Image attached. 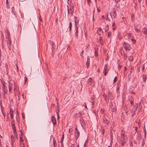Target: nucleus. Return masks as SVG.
<instances>
[{
  "label": "nucleus",
  "mask_w": 147,
  "mask_h": 147,
  "mask_svg": "<svg viewBox=\"0 0 147 147\" xmlns=\"http://www.w3.org/2000/svg\"><path fill=\"white\" fill-rule=\"evenodd\" d=\"M127 140V136L121 137V139L120 140V144L123 146L126 143Z\"/></svg>",
  "instance_id": "f257e3e1"
},
{
  "label": "nucleus",
  "mask_w": 147,
  "mask_h": 147,
  "mask_svg": "<svg viewBox=\"0 0 147 147\" xmlns=\"http://www.w3.org/2000/svg\"><path fill=\"white\" fill-rule=\"evenodd\" d=\"M75 137H76V140H77V139L79 136L80 132L78 129L77 127L75 128Z\"/></svg>",
  "instance_id": "f03ea898"
},
{
  "label": "nucleus",
  "mask_w": 147,
  "mask_h": 147,
  "mask_svg": "<svg viewBox=\"0 0 147 147\" xmlns=\"http://www.w3.org/2000/svg\"><path fill=\"white\" fill-rule=\"evenodd\" d=\"M111 107V110L112 112H115L116 111V110L115 109V106L112 104V103H111V104L110 105Z\"/></svg>",
  "instance_id": "7ed1b4c3"
},
{
  "label": "nucleus",
  "mask_w": 147,
  "mask_h": 147,
  "mask_svg": "<svg viewBox=\"0 0 147 147\" xmlns=\"http://www.w3.org/2000/svg\"><path fill=\"white\" fill-rule=\"evenodd\" d=\"M49 42L51 45L52 50V51H53V49H55V43L53 41H52L51 40H49Z\"/></svg>",
  "instance_id": "20e7f679"
},
{
  "label": "nucleus",
  "mask_w": 147,
  "mask_h": 147,
  "mask_svg": "<svg viewBox=\"0 0 147 147\" xmlns=\"http://www.w3.org/2000/svg\"><path fill=\"white\" fill-rule=\"evenodd\" d=\"M110 14L112 18V15L114 18H115L117 17L116 11L114 10H113V12L110 13Z\"/></svg>",
  "instance_id": "39448f33"
},
{
  "label": "nucleus",
  "mask_w": 147,
  "mask_h": 147,
  "mask_svg": "<svg viewBox=\"0 0 147 147\" xmlns=\"http://www.w3.org/2000/svg\"><path fill=\"white\" fill-rule=\"evenodd\" d=\"M11 124L13 129V130L14 132L15 133L16 131V128L15 126V123L13 121H11Z\"/></svg>",
  "instance_id": "423d86ee"
},
{
  "label": "nucleus",
  "mask_w": 147,
  "mask_h": 147,
  "mask_svg": "<svg viewBox=\"0 0 147 147\" xmlns=\"http://www.w3.org/2000/svg\"><path fill=\"white\" fill-rule=\"evenodd\" d=\"M51 121L54 125H55L56 124V120L55 117L53 116L51 117Z\"/></svg>",
  "instance_id": "0eeeda50"
},
{
  "label": "nucleus",
  "mask_w": 147,
  "mask_h": 147,
  "mask_svg": "<svg viewBox=\"0 0 147 147\" xmlns=\"http://www.w3.org/2000/svg\"><path fill=\"white\" fill-rule=\"evenodd\" d=\"M75 26L76 27L77 26V24H78L79 22V20L78 18L77 17H75Z\"/></svg>",
  "instance_id": "6e6552de"
},
{
  "label": "nucleus",
  "mask_w": 147,
  "mask_h": 147,
  "mask_svg": "<svg viewBox=\"0 0 147 147\" xmlns=\"http://www.w3.org/2000/svg\"><path fill=\"white\" fill-rule=\"evenodd\" d=\"M7 46L8 48V49L9 50H10L11 49V42L9 40L8 42H7Z\"/></svg>",
  "instance_id": "1a4fd4ad"
},
{
  "label": "nucleus",
  "mask_w": 147,
  "mask_h": 147,
  "mask_svg": "<svg viewBox=\"0 0 147 147\" xmlns=\"http://www.w3.org/2000/svg\"><path fill=\"white\" fill-rule=\"evenodd\" d=\"M108 70L107 69V65H105L104 67V75L106 76L107 74V73L108 72Z\"/></svg>",
  "instance_id": "9d476101"
},
{
  "label": "nucleus",
  "mask_w": 147,
  "mask_h": 147,
  "mask_svg": "<svg viewBox=\"0 0 147 147\" xmlns=\"http://www.w3.org/2000/svg\"><path fill=\"white\" fill-rule=\"evenodd\" d=\"M74 6H71L69 10H70V14L71 15H72L73 14L74 12Z\"/></svg>",
  "instance_id": "9b49d317"
},
{
  "label": "nucleus",
  "mask_w": 147,
  "mask_h": 147,
  "mask_svg": "<svg viewBox=\"0 0 147 147\" xmlns=\"http://www.w3.org/2000/svg\"><path fill=\"white\" fill-rule=\"evenodd\" d=\"M130 47V45L127 44L126 45H125V46H124V48L127 51H129L130 50V49L129 48Z\"/></svg>",
  "instance_id": "f8f14e48"
},
{
  "label": "nucleus",
  "mask_w": 147,
  "mask_h": 147,
  "mask_svg": "<svg viewBox=\"0 0 147 147\" xmlns=\"http://www.w3.org/2000/svg\"><path fill=\"white\" fill-rule=\"evenodd\" d=\"M2 88L4 92L3 95L5 96V94L7 92V87H6L4 88Z\"/></svg>",
  "instance_id": "ddd939ff"
},
{
  "label": "nucleus",
  "mask_w": 147,
  "mask_h": 147,
  "mask_svg": "<svg viewBox=\"0 0 147 147\" xmlns=\"http://www.w3.org/2000/svg\"><path fill=\"white\" fill-rule=\"evenodd\" d=\"M8 88L9 89V92H10L12 86V84L10 83V82L9 81H8Z\"/></svg>",
  "instance_id": "4468645a"
},
{
  "label": "nucleus",
  "mask_w": 147,
  "mask_h": 147,
  "mask_svg": "<svg viewBox=\"0 0 147 147\" xmlns=\"http://www.w3.org/2000/svg\"><path fill=\"white\" fill-rule=\"evenodd\" d=\"M103 121L107 125L109 124L110 121L106 118H104L103 119Z\"/></svg>",
  "instance_id": "2eb2a0df"
},
{
  "label": "nucleus",
  "mask_w": 147,
  "mask_h": 147,
  "mask_svg": "<svg viewBox=\"0 0 147 147\" xmlns=\"http://www.w3.org/2000/svg\"><path fill=\"white\" fill-rule=\"evenodd\" d=\"M133 98L132 97H131L129 99V100L130 101L131 104L132 106H133L134 105V102L133 100H132V99Z\"/></svg>",
  "instance_id": "dca6fc26"
},
{
  "label": "nucleus",
  "mask_w": 147,
  "mask_h": 147,
  "mask_svg": "<svg viewBox=\"0 0 147 147\" xmlns=\"http://www.w3.org/2000/svg\"><path fill=\"white\" fill-rule=\"evenodd\" d=\"M78 26L76 27V32L75 33V35L77 36L78 37Z\"/></svg>",
  "instance_id": "f3484780"
},
{
  "label": "nucleus",
  "mask_w": 147,
  "mask_h": 147,
  "mask_svg": "<svg viewBox=\"0 0 147 147\" xmlns=\"http://www.w3.org/2000/svg\"><path fill=\"white\" fill-rule=\"evenodd\" d=\"M142 77L143 81L144 82H146L147 78L146 75H143Z\"/></svg>",
  "instance_id": "a211bd4d"
},
{
  "label": "nucleus",
  "mask_w": 147,
  "mask_h": 147,
  "mask_svg": "<svg viewBox=\"0 0 147 147\" xmlns=\"http://www.w3.org/2000/svg\"><path fill=\"white\" fill-rule=\"evenodd\" d=\"M143 32L145 34H147V30L146 28H144L142 30Z\"/></svg>",
  "instance_id": "6ab92c4d"
},
{
  "label": "nucleus",
  "mask_w": 147,
  "mask_h": 147,
  "mask_svg": "<svg viewBox=\"0 0 147 147\" xmlns=\"http://www.w3.org/2000/svg\"><path fill=\"white\" fill-rule=\"evenodd\" d=\"M125 132L123 130H122L121 131V137L126 136L125 135Z\"/></svg>",
  "instance_id": "aec40b11"
},
{
  "label": "nucleus",
  "mask_w": 147,
  "mask_h": 147,
  "mask_svg": "<svg viewBox=\"0 0 147 147\" xmlns=\"http://www.w3.org/2000/svg\"><path fill=\"white\" fill-rule=\"evenodd\" d=\"M102 37H100V39L99 40V43L101 45H103V42L102 41Z\"/></svg>",
  "instance_id": "412c9836"
},
{
  "label": "nucleus",
  "mask_w": 147,
  "mask_h": 147,
  "mask_svg": "<svg viewBox=\"0 0 147 147\" xmlns=\"http://www.w3.org/2000/svg\"><path fill=\"white\" fill-rule=\"evenodd\" d=\"M10 115L11 118L12 119L13 118V111L11 110H10Z\"/></svg>",
  "instance_id": "4be33fe9"
},
{
  "label": "nucleus",
  "mask_w": 147,
  "mask_h": 147,
  "mask_svg": "<svg viewBox=\"0 0 147 147\" xmlns=\"http://www.w3.org/2000/svg\"><path fill=\"white\" fill-rule=\"evenodd\" d=\"M72 27V25L71 22H70L69 23V32H70L71 31V28Z\"/></svg>",
  "instance_id": "5701e85b"
},
{
  "label": "nucleus",
  "mask_w": 147,
  "mask_h": 147,
  "mask_svg": "<svg viewBox=\"0 0 147 147\" xmlns=\"http://www.w3.org/2000/svg\"><path fill=\"white\" fill-rule=\"evenodd\" d=\"M95 98H94V97H92L91 98V100H92V103L94 105V101L95 100Z\"/></svg>",
  "instance_id": "b1692460"
},
{
  "label": "nucleus",
  "mask_w": 147,
  "mask_h": 147,
  "mask_svg": "<svg viewBox=\"0 0 147 147\" xmlns=\"http://www.w3.org/2000/svg\"><path fill=\"white\" fill-rule=\"evenodd\" d=\"M90 64V62L89 61H87V62L86 63V67L87 68H88L89 66V65Z\"/></svg>",
  "instance_id": "393cba45"
},
{
  "label": "nucleus",
  "mask_w": 147,
  "mask_h": 147,
  "mask_svg": "<svg viewBox=\"0 0 147 147\" xmlns=\"http://www.w3.org/2000/svg\"><path fill=\"white\" fill-rule=\"evenodd\" d=\"M108 98H111L112 96V95L110 91H108Z\"/></svg>",
  "instance_id": "a878e982"
},
{
  "label": "nucleus",
  "mask_w": 147,
  "mask_h": 147,
  "mask_svg": "<svg viewBox=\"0 0 147 147\" xmlns=\"http://www.w3.org/2000/svg\"><path fill=\"white\" fill-rule=\"evenodd\" d=\"M1 84L2 85L5 84V82L4 81L3 79L2 78L1 79Z\"/></svg>",
  "instance_id": "bb28decb"
},
{
  "label": "nucleus",
  "mask_w": 147,
  "mask_h": 147,
  "mask_svg": "<svg viewBox=\"0 0 147 147\" xmlns=\"http://www.w3.org/2000/svg\"><path fill=\"white\" fill-rule=\"evenodd\" d=\"M105 101L107 102H108L109 101V99L107 98V96L106 95H105Z\"/></svg>",
  "instance_id": "cd10ccee"
},
{
  "label": "nucleus",
  "mask_w": 147,
  "mask_h": 147,
  "mask_svg": "<svg viewBox=\"0 0 147 147\" xmlns=\"http://www.w3.org/2000/svg\"><path fill=\"white\" fill-rule=\"evenodd\" d=\"M128 59L129 61H131L133 59V57L132 56H129Z\"/></svg>",
  "instance_id": "c85d7f7f"
},
{
  "label": "nucleus",
  "mask_w": 147,
  "mask_h": 147,
  "mask_svg": "<svg viewBox=\"0 0 147 147\" xmlns=\"http://www.w3.org/2000/svg\"><path fill=\"white\" fill-rule=\"evenodd\" d=\"M95 55L96 56H97V55H98V50H97L96 49V48H95Z\"/></svg>",
  "instance_id": "c756f323"
},
{
  "label": "nucleus",
  "mask_w": 147,
  "mask_h": 147,
  "mask_svg": "<svg viewBox=\"0 0 147 147\" xmlns=\"http://www.w3.org/2000/svg\"><path fill=\"white\" fill-rule=\"evenodd\" d=\"M109 29V26H108V25H107L105 27V31L106 32Z\"/></svg>",
  "instance_id": "7c9ffc66"
},
{
  "label": "nucleus",
  "mask_w": 147,
  "mask_h": 147,
  "mask_svg": "<svg viewBox=\"0 0 147 147\" xmlns=\"http://www.w3.org/2000/svg\"><path fill=\"white\" fill-rule=\"evenodd\" d=\"M120 88V86L119 85L118 83L117 85V92H118V91L119 90V89Z\"/></svg>",
  "instance_id": "2f4dec72"
},
{
  "label": "nucleus",
  "mask_w": 147,
  "mask_h": 147,
  "mask_svg": "<svg viewBox=\"0 0 147 147\" xmlns=\"http://www.w3.org/2000/svg\"><path fill=\"white\" fill-rule=\"evenodd\" d=\"M117 79L116 76H115L113 80V83H115L117 81Z\"/></svg>",
  "instance_id": "473e14b6"
},
{
  "label": "nucleus",
  "mask_w": 147,
  "mask_h": 147,
  "mask_svg": "<svg viewBox=\"0 0 147 147\" xmlns=\"http://www.w3.org/2000/svg\"><path fill=\"white\" fill-rule=\"evenodd\" d=\"M23 140H21V141H20V144L24 146V144L23 143Z\"/></svg>",
  "instance_id": "72a5a7b5"
},
{
  "label": "nucleus",
  "mask_w": 147,
  "mask_h": 147,
  "mask_svg": "<svg viewBox=\"0 0 147 147\" xmlns=\"http://www.w3.org/2000/svg\"><path fill=\"white\" fill-rule=\"evenodd\" d=\"M78 117H79V116H78V114H77V113L75 114L74 115V117H75V118H78Z\"/></svg>",
  "instance_id": "f704fd0d"
},
{
  "label": "nucleus",
  "mask_w": 147,
  "mask_h": 147,
  "mask_svg": "<svg viewBox=\"0 0 147 147\" xmlns=\"http://www.w3.org/2000/svg\"><path fill=\"white\" fill-rule=\"evenodd\" d=\"M20 132H21V136H20V141H21V140H23L22 139V133L21 132V131H20Z\"/></svg>",
  "instance_id": "c9c22d12"
},
{
  "label": "nucleus",
  "mask_w": 147,
  "mask_h": 147,
  "mask_svg": "<svg viewBox=\"0 0 147 147\" xmlns=\"http://www.w3.org/2000/svg\"><path fill=\"white\" fill-rule=\"evenodd\" d=\"M78 114L79 117L83 115L82 113L80 112H79Z\"/></svg>",
  "instance_id": "e433bc0d"
},
{
  "label": "nucleus",
  "mask_w": 147,
  "mask_h": 147,
  "mask_svg": "<svg viewBox=\"0 0 147 147\" xmlns=\"http://www.w3.org/2000/svg\"><path fill=\"white\" fill-rule=\"evenodd\" d=\"M91 1L90 0H87V3L88 5L90 6V4Z\"/></svg>",
  "instance_id": "4c0bfd02"
},
{
  "label": "nucleus",
  "mask_w": 147,
  "mask_h": 147,
  "mask_svg": "<svg viewBox=\"0 0 147 147\" xmlns=\"http://www.w3.org/2000/svg\"><path fill=\"white\" fill-rule=\"evenodd\" d=\"M53 145L56 146V141L54 140H53Z\"/></svg>",
  "instance_id": "58836bf2"
},
{
  "label": "nucleus",
  "mask_w": 147,
  "mask_h": 147,
  "mask_svg": "<svg viewBox=\"0 0 147 147\" xmlns=\"http://www.w3.org/2000/svg\"><path fill=\"white\" fill-rule=\"evenodd\" d=\"M144 137L146 138V131L145 128H144Z\"/></svg>",
  "instance_id": "ea45409f"
},
{
  "label": "nucleus",
  "mask_w": 147,
  "mask_h": 147,
  "mask_svg": "<svg viewBox=\"0 0 147 147\" xmlns=\"http://www.w3.org/2000/svg\"><path fill=\"white\" fill-rule=\"evenodd\" d=\"M92 78H90L88 80V82L89 83V82H90V83H92Z\"/></svg>",
  "instance_id": "a19ab883"
},
{
  "label": "nucleus",
  "mask_w": 147,
  "mask_h": 147,
  "mask_svg": "<svg viewBox=\"0 0 147 147\" xmlns=\"http://www.w3.org/2000/svg\"><path fill=\"white\" fill-rule=\"evenodd\" d=\"M144 144H145V142H144V139H142V147H143V146H144Z\"/></svg>",
  "instance_id": "79ce46f5"
},
{
  "label": "nucleus",
  "mask_w": 147,
  "mask_h": 147,
  "mask_svg": "<svg viewBox=\"0 0 147 147\" xmlns=\"http://www.w3.org/2000/svg\"><path fill=\"white\" fill-rule=\"evenodd\" d=\"M131 40L133 42V43H135L136 42V40L135 39H134L132 38L131 39Z\"/></svg>",
  "instance_id": "37998d69"
},
{
  "label": "nucleus",
  "mask_w": 147,
  "mask_h": 147,
  "mask_svg": "<svg viewBox=\"0 0 147 147\" xmlns=\"http://www.w3.org/2000/svg\"><path fill=\"white\" fill-rule=\"evenodd\" d=\"M72 131V129L71 128H70L69 130V133H71Z\"/></svg>",
  "instance_id": "c03bdc74"
},
{
  "label": "nucleus",
  "mask_w": 147,
  "mask_h": 147,
  "mask_svg": "<svg viewBox=\"0 0 147 147\" xmlns=\"http://www.w3.org/2000/svg\"><path fill=\"white\" fill-rule=\"evenodd\" d=\"M56 113L57 115V119H59V113L58 112L56 111Z\"/></svg>",
  "instance_id": "a18cd8bd"
},
{
  "label": "nucleus",
  "mask_w": 147,
  "mask_h": 147,
  "mask_svg": "<svg viewBox=\"0 0 147 147\" xmlns=\"http://www.w3.org/2000/svg\"><path fill=\"white\" fill-rule=\"evenodd\" d=\"M135 30L137 32H138L139 30V29L138 28H137L136 27H135Z\"/></svg>",
  "instance_id": "49530a36"
},
{
  "label": "nucleus",
  "mask_w": 147,
  "mask_h": 147,
  "mask_svg": "<svg viewBox=\"0 0 147 147\" xmlns=\"http://www.w3.org/2000/svg\"><path fill=\"white\" fill-rule=\"evenodd\" d=\"M131 20L132 21H133L134 20V16H131Z\"/></svg>",
  "instance_id": "de8ad7c7"
},
{
  "label": "nucleus",
  "mask_w": 147,
  "mask_h": 147,
  "mask_svg": "<svg viewBox=\"0 0 147 147\" xmlns=\"http://www.w3.org/2000/svg\"><path fill=\"white\" fill-rule=\"evenodd\" d=\"M88 141H87L85 142L84 145V147H85V146H86V145L88 144Z\"/></svg>",
  "instance_id": "09e8293b"
},
{
  "label": "nucleus",
  "mask_w": 147,
  "mask_h": 147,
  "mask_svg": "<svg viewBox=\"0 0 147 147\" xmlns=\"http://www.w3.org/2000/svg\"><path fill=\"white\" fill-rule=\"evenodd\" d=\"M22 116L23 118L24 119L25 118V115H24V113H22Z\"/></svg>",
  "instance_id": "8fccbe9b"
},
{
  "label": "nucleus",
  "mask_w": 147,
  "mask_h": 147,
  "mask_svg": "<svg viewBox=\"0 0 147 147\" xmlns=\"http://www.w3.org/2000/svg\"><path fill=\"white\" fill-rule=\"evenodd\" d=\"M102 32H99L98 31H97V33L98 35H99L100 36H101V33Z\"/></svg>",
  "instance_id": "3c124183"
},
{
  "label": "nucleus",
  "mask_w": 147,
  "mask_h": 147,
  "mask_svg": "<svg viewBox=\"0 0 147 147\" xmlns=\"http://www.w3.org/2000/svg\"><path fill=\"white\" fill-rule=\"evenodd\" d=\"M14 10H11V13H12V14H14V15H15V13Z\"/></svg>",
  "instance_id": "603ef678"
},
{
  "label": "nucleus",
  "mask_w": 147,
  "mask_h": 147,
  "mask_svg": "<svg viewBox=\"0 0 147 147\" xmlns=\"http://www.w3.org/2000/svg\"><path fill=\"white\" fill-rule=\"evenodd\" d=\"M90 58L89 56H88L87 57V61H90Z\"/></svg>",
  "instance_id": "864d4df0"
},
{
  "label": "nucleus",
  "mask_w": 147,
  "mask_h": 147,
  "mask_svg": "<svg viewBox=\"0 0 147 147\" xmlns=\"http://www.w3.org/2000/svg\"><path fill=\"white\" fill-rule=\"evenodd\" d=\"M61 144L62 147H63V141H61Z\"/></svg>",
  "instance_id": "5fc2aeb1"
},
{
  "label": "nucleus",
  "mask_w": 147,
  "mask_h": 147,
  "mask_svg": "<svg viewBox=\"0 0 147 147\" xmlns=\"http://www.w3.org/2000/svg\"><path fill=\"white\" fill-rule=\"evenodd\" d=\"M123 46L124 47V46H125V45H126L127 44V43H126L125 42H124L123 43Z\"/></svg>",
  "instance_id": "6e6d98bb"
},
{
  "label": "nucleus",
  "mask_w": 147,
  "mask_h": 147,
  "mask_svg": "<svg viewBox=\"0 0 147 147\" xmlns=\"http://www.w3.org/2000/svg\"><path fill=\"white\" fill-rule=\"evenodd\" d=\"M27 78L26 77H24V82L25 83H26L27 81Z\"/></svg>",
  "instance_id": "4d7b16f0"
},
{
  "label": "nucleus",
  "mask_w": 147,
  "mask_h": 147,
  "mask_svg": "<svg viewBox=\"0 0 147 147\" xmlns=\"http://www.w3.org/2000/svg\"><path fill=\"white\" fill-rule=\"evenodd\" d=\"M94 11H93V18H92V21H94Z\"/></svg>",
  "instance_id": "13d9d810"
},
{
  "label": "nucleus",
  "mask_w": 147,
  "mask_h": 147,
  "mask_svg": "<svg viewBox=\"0 0 147 147\" xmlns=\"http://www.w3.org/2000/svg\"><path fill=\"white\" fill-rule=\"evenodd\" d=\"M101 31H102V32L101 29V28H99L98 29V30L97 31H98L99 32H101Z\"/></svg>",
  "instance_id": "bf43d9fd"
},
{
  "label": "nucleus",
  "mask_w": 147,
  "mask_h": 147,
  "mask_svg": "<svg viewBox=\"0 0 147 147\" xmlns=\"http://www.w3.org/2000/svg\"><path fill=\"white\" fill-rule=\"evenodd\" d=\"M138 129V127H135L134 130L136 131V132L137 131Z\"/></svg>",
  "instance_id": "052dcab7"
},
{
  "label": "nucleus",
  "mask_w": 147,
  "mask_h": 147,
  "mask_svg": "<svg viewBox=\"0 0 147 147\" xmlns=\"http://www.w3.org/2000/svg\"><path fill=\"white\" fill-rule=\"evenodd\" d=\"M145 69V66L144 64L143 65H142V70H143Z\"/></svg>",
  "instance_id": "680f3d73"
},
{
  "label": "nucleus",
  "mask_w": 147,
  "mask_h": 147,
  "mask_svg": "<svg viewBox=\"0 0 147 147\" xmlns=\"http://www.w3.org/2000/svg\"><path fill=\"white\" fill-rule=\"evenodd\" d=\"M111 32H109L108 34V37H109V36L111 35Z\"/></svg>",
  "instance_id": "e2e57ef3"
},
{
  "label": "nucleus",
  "mask_w": 147,
  "mask_h": 147,
  "mask_svg": "<svg viewBox=\"0 0 147 147\" xmlns=\"http://www.w3.org/2000/svg\"><path fill=\"white\" fill-rule=\"evenodd\" d=\"M106 20L108 21H110L109 18L108 17H107L106 18Z\"/></svg>",
  "instance_id": "0e129e2a"
},
{
  "label": "nucleus",
  "mask_w": 147,
  "mask_h": 147,
  "mask_svg": "<svg viewBox=\"0 0 147 147\" xmlns=\"http://www.w3.org/2000/svg\"><path fill=\"white\" fill-rule=\"evenodd\" d=\"M11 142L12 143H13V141H14V138H11Z\"/></svg>",
  "instance_id": "69168bd1"
},
{
  "label": "nucleus",
  "mask_w": 147,
  "mask_h": 147,
  "mask_svg": "<svg viewBox=\"0 0 147 147\" xmlns=\"http://www.w3.org/2000/svg\"><path fill=\"white\" fill-rule=\"evenodd\" d=\"M6 6H7V8H9L10 7L9 6V4H6Z\"/></svg>",
  "instance_id": "338daca9"
},
{
  "label": "nucleus",
  "mask_w": 147,
  "mask_h": 147,
  "mask_svg": "<svg viewBox=\"0 0 147 147\" xmlns=\"http://www.w3.org/2000/svg\"><path fill=\"white\" fill-rule=\"evenodd\" d=\"M71 147H75V145L74 144H72L71 146Z\"/></svg>",
  "instance_id": "774afa93"
}]
</instances>
